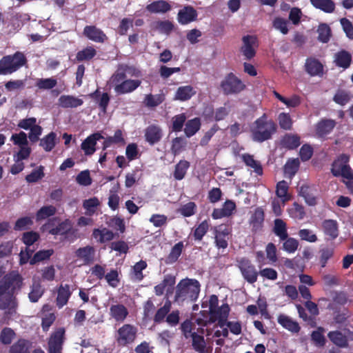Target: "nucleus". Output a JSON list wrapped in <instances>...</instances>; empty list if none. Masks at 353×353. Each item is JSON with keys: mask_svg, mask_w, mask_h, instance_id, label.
<instances>
[{"mask_svg": "<svg viewBox=\"0 0 353 353\" xmlns=\"http://www.w3.org/2000/svg\"><path fill=\"white\" fill-rule=\"evenodd\" d=\"M22 279L17 272H12L6 275L0 281V307L6 312L12 313L17 303L13 294L20 289Z\"/></svg>", "mask_w": 353, "mask_h": 353, "instance_id": "f257e3e1", "label": "nucleus"}, {"mask_svg": "<svg viewBox=\"0 0 353 353\" xmlns=\"http://www.w3.org/2000/svg\"><path fill=\"white\" fill-rule=\"evenodd\" d=\"M200 292V284L196 279H184L176 285L174 301L179 305L196 301Z\"/></svg>", "mask_w": 353, "mask_h": 353, "instance_id": "f03ea898", "label": "nucleus"}, {"mask_svg": "<svg viewBox=\"0 0 353 353\" xmlns=\"http://www.w3.org/2000/svg\"><path fill=\"white\" fill-rule=\"evenodd\" d=\"M218 303V297L216 295H212L208 300L203 302L202 307L208 308L207 311L210 314V322L214 323L217 321L219 325L223 327L225 325L230 312V307L228 304H223L219 307Z\"/></svg>", "mask_w": 353, "mask_h": 353, "instance_id": "7ed1b4c3", "label": "nucleus"}, {"mask_svg": "<svg viewBox=\"0 0 353 353\" xmlns=\"http://www.w3.org/2000/svg\"><path fill=\"white\" fill-rule=\"evenodd\" d=\"M141 83V81L139 79H127L125 74L119 70L116 71L108 81V85L112 87L119 94L133 92Z\"/></svg>", "mask_w": 353, "mask_h": 353, "instance_id": "20e7f679", "label": "nucleus"}, {"mask_svg": "<svg viewBox=\"0 0 353 353\" xmlns=\"http://www.w3.org/2000/svg\"><path fill=\"white\" fill-rule=\"evenodd\" d=\"M275 131V123L268 120L265 114L256 119L251 128L253 140L259 142L269 139Z\"/></svg>", "mask_w": 353, "mask_h": 353, "instance_id": "39448f33", "label": "nucleus"}, {"mask_svg": "<svg viewBox=\"0 0 353 353\" xmlns=\"http://www.w3.org/2000/svg\"><path fill=\"white\" fill-rule=\"evenodd\" d=\"M26 59L22 52L7 55L0 60V75L10 74L25 65Z\"/></svg>", "mask_w": 353, "mask_h": 353, "instance_id": "423d86ee", "label": "nucleus"}, {"mask_svg": "<svg viewBox=\"0 0 353 353\" xmlns=\"http://www.w3.org/2000/svg\"><path fill=\"white\" fill-rule=\"evenodd\" d=\"M350 157L341 154L332 164V173L335 176H341L347 179H353V171L347 164Z\"/></svg>", "mask_w": 353, "mask_h": 353, "instance_id": "0eeeda50", "label": "nucleus"}, {"mask_svg": "<svg viewBox=\"0 0 353 353\" xmlns=\"http://www.w3.org/2000/svg\"><path fill=\"white\" fill-rule=\"evenodd\" d=\"M137 328L130 324H124L117 331L115 339L119 345L125 346L132 343L137 336Z\"/></svg>", "mask_w": 353, "mask_h": 353, "instance_id": "6e6552de", "label": "nucleus"}, {"mask_svg": "<svg viewBox=\"0 0 353 353\" xmlns=\"http://www.w3.org/2000/svg\"><path fill=\"white\" fill-rule=\"evenodd\" d=\"M237 266L242 276L248 283L252 284L256 281L259 273L250 260L246 258H241L237 261Z\"/></svg>", "mask_w": 353, "mask_h": 353, "instance_id": "1a4fd4ad", "label": "nucleus"}, {"mask_svg": "<svg viewBox=\"0 0 353 353\" xmlns=\"http://www.w3.org/2000/svg\"><path fill=\"white\" fill-rule=\"evenodd\" d=\"M10 141L19 148V150L17 153L18 158L28 159L31 153V149L28 147L27 134L24 132L13 134L10 137Z\"/></svg>", "mask_w": 353, "mask_h": 353, "instance_id": "9d476101", "label": "nucleus"}, {"mask_svg": "<svg viewBox=\"0 0 353 353\" xmlns=\"http://www.w3.org/2000/svg\"><path fill=\"white\" fill-rule=\"evenodd\" d=\"M221 87L224 93L236 94L245 88L243 83L233 74H228L222 81Z\"/></svg>", "mask_w": 353, "mask_h": 353, "instance_id": "9b49d317", "label": "nucleus"}, {"mask_svg": "<svg viewBox=\"0 0 353 353\" xmlns=\"http://www.w3.org/2000/svg\"><path fill=\"white\" fill-rule=\"evenodd\" d=\"M65 330L62 327L57 329L50 336L48 341L49 353H61L62 345L64 341Z\"/></svg>", "mask_w": 353, "mask_h": 353, "instance_id": "f8f14e48", "label": "nucleus"}, {"mask_svg": "<svg viewBox=\"0 0 353 353\" xmlns=\"http://www.w3.org/2000/svg\"><path fill=\"white\" fill-rule=\"evenodd\" d=\"M242 41L241 52L247 59H252L254 57L257 48L256 37L252 35H246L242 38Z\"/></svg>", "mask_w": 353, "mask_h": 353, "instance_id": "ddd939ff", "label": "nucleus"}, {"mask_svg": "<svg viewBox=\"0 0 353 353\" xmlns=\"http://www.w3.org/2000/svg\"><path fill=\"white\" fill-rule=\"evenodd\" d=\"M103 137L100 133H94L88 137L81 143V149L86 155L92 154L96 149L95 145L97 141L102 139Z\"/></svg>", "mask_w": 353, "mask_h": 353, "instance_id": "4468645a", "label": "nucleus"}, {"mask_svg": "<svg viewBox=\"0 0 353 353\" xmlns=\"http://www.w3.org/2000/svg\"><path fill=\"white\" fill-rule=\"evenodd\" d=\"M230 232L229 228L225 225H219L216 229L215 242L219 248H227Z\"/></svg>", "mask_w": 353, "mask_h": 353, "instance_id": "2eb2a0df", "label": "nucleus"}, {"mask_svg": "<svg viewBox=\"0 0 353 353\" xmlns=\"http://www.w3.org/2000/svg\"><path fill=\"white\" fill-rule=\"evenodd\" d=\"M305 68L306 72L311 76L321 77L323 73V66L317 59L309 58L306 60Z\"/></svg>", "mask_w": 353, "mask_h": 353, "instance_id": "dca6fc26", "label": "nucleus"}, {"mask_svg": "<svg viewBox=\"0 0 353 353\" xmlns=\"http://www.w3.org/2000/svg\"><path fill=\"white\" fill-rule=\"evenodd\" d=\"M95 250L92 246H85L77 249L75 256L82 261L84 264H89L94 261Z\"/></svg>", "mask_w": 353, "mask_h": 353, "instance_id": "f3484780", "label": "nucleus"}, {"mask_svg": "<svg viewBox=\"0 0 353 353\" xmlns=\"http://www.w3.org/2000/svg\"><path fill=\"white\" fill-rule=\"evenodd\" d=\"M196 11L192 6H185L178 13V21L181 24H188L196 19Z\"/></svg>", "mask_w": 353, "mask_h": 353, "instance_id": "a211bd4d", "label": "nucleus"}, {"mask_svg": "<svg viewBox=\"0 0 353 353\" xmlns=\"http://www.w3.org/2000/svg\"><path fill=\"white\" fill-rule=\"evenodd\" d=\"M235 203L232 201H227L221 208L214 209L212 216L214 219H221L230 216L235 210Z\"/></svg>", "mask_w": 353, "mask_h": 353, "instance_id": "6ab92c4d", "label": "nucleus"}, {"mask_svg": "<svg viewBox=\"0 0 353 353\" xmlns=\"http://www.w3.org/2000/svg\"><path fill=\"white\" fill-rule=\"evenodd\" d=\"M72 228V222L66 219L64 221L59 223V225L54 228L52 227V223L49 222L46 225H45V230L48 231L50 234L57 235V234H64L70 231Z\"/></svg>", "mask_w": 353, "mask_h": 353, "instance_id": "aec40b11", "label": "nucleus"}, {"mask_svg": "<svg viewBox=\"0 0 353 353\" xmlns=\"http://www.w3.org/2000/svg\"><path fill=\"white\" fill-rule=\"evenodd\" d=\"M71 294L72 291L69 285H61L57 289V297L56 299L57 306L61 308L66 305Z\"/></svg>", "mask_w": 353, "mask_h": 353, "instance_id": "412c9836", "label": "nucleus"}, {"mask_svg": "<svg viewBox=\"0 0 353 353\" xmlns=\"http://www.w3.org/2000/svg\"><path fill=\"white\" fill-rule=\"evenodd\" d=\"M195 89L191 85H183L177 88L174 99L181 101H185L190 99L196 94Z\"/></svg>", "mask_w": 353, "mask_h": 353, "instance_id": "4be33fe9", "label": "nucleus"}, {"mask_svg": "<svg viewBox=\"0 0 353 353\" xmlns=\"http://www.w3.org/2000/svg\"><path fill=\"white\" fill-rule=\"evenodd\" d=\"M83 34L89 39L95 42H103L106 39L105 34L95 26H85L83 30Z\"/></svg>", "mask_w": 353, "mask_h": 353, "instance_id": "5701e85b", "label": "nucleus"}, {"mask_svg": "<svg viewBox=\"0 0 353 353\" xmlns=\"http://www.w3.org/2000/svg\"><path fill=\"white\" fill-rule=\"evenodd\" d=\"M128 314V309L122 304L112 305L110 307V315L116 321H124Z\"/></svg>", "mask_w": 353, "mask_h": 353, "instance_id": "b1692460", "label": "nucleus"}, {"mask_svg": "<svg viewBox=\"0 0 353 353\" xmlns=\"http://www.w3.org/2000/svg\"><path fill=\"white\" fill-rule=\"evenodd\" d=\"M145 137L146 141L151 145L159 142L162 137V131L159 126L150 125L145 130Z\"/></svg>", "mask_w": 353, "mask_h": 353, "instance_id": "393cba45", "label": "nucleus"}, {"mask_svg": "<svg viewBox=\"0 0 353 353\" xmlns=\"http://www.w3.org/2000/svg\"><path fill=\"white\" fill-rule=\"evenodd\" d=\"M92 236L100 243L110 241L114 239V233L108 228H98L93 230Z\"/></svg>", "mask_w": 353, "mask_h": 353, "instance_id": "a878e982", "label": "nucleus"}, {"mask_svg": "<svg viewBox=\"0 0 353 353\" xmlns=\"http://www.w3.org/2000/svg\"><path fill=\"white\" fill-rule=\"evenodd\" d=\"M299 193L308 205H314L316 203V191L309 185H302L299 188Z\"/></svg>", "mask_w": 353, "mask_h": 353, "instance_id": "bb28decb", "label": "nucleus"}, {"mask_svg": "<svg viewBox=\"0 0 353 353\" xmlns=\"http://www.w3.org/2000/svg\"><path fill=\"white\" fill-rule=\"evenodd\" d=\"M58 103L62 108H77L83 104V100L71 95H62L59 98Z\"/></svg>", "mask_w": 353, "mask_h": 353, "instance_id": "cd10ccee", "label": "nucleus"}, {"mask_svg": "<svg viewBox=\"0 0 353 353\" xmlns=\"http://www.w3.org/2000/svg\"><path fill=\"white\" fill-rule=\"evenodd\" d=\"M170 9V5L165 1H154L146 6V10L151 13H165Z\"/></svg>", "mask_w": 353, "mask_h": 353, "instance_id": "c85d7f7f", "label": "nucleus"}, {"mask_svg": "<svg viewBox=\"0 0 353 353\" xmlns=\"http://www.w3.org/2000/svg\"><path fill=\"white\" fill-rule=\"evenodd\" d=\"M278 323L290 332H298L299 331V324L285 314H280L278 316Z\"/></svg>", "mask_w": 353, "mask_h": 353, "instance_id": "c756f323", "label": "nucleus"}, {"mask_svg": "<svg viewBox=\"0 0 353 353\" xmlns=\"http://www.w3.org/2000/svg\"><path fill=\"white\" fill-rule=\"evenodd\" d=\"M351 54L345 50H341L334 54V63L339 67L347 68L351 63Z\"/></svg>", "mask_w": 353, "mask_h": 353, "instance_id": "7c9ffc66", "label": "nucleus"}, {"mask_svg": "<svg viewBox=\"0 0 353 353\" xmlns=\"http://www.w3.org/2000/svg\"><path fill=\"white\" fill-rule=\"evenodd\" d=\"M274 96L286 105L288 108H296L301 103L300 97L298 95L293 94L289 98H285L276 91H273Z\"/></svg>", "mask_w": 353, "mask_h": 353, "instance_id": "2f4dec72", "label": "nucleus"}, {"mask_svg": "<svg viewBox=\"0 0 353 353\" xmlns=\"http://www.w3.org/2000/svg\"><path fill=\"white\" fill-rule=\"evenodd\" d=\"M323 229L324 233L329 236L331 239H334L338 236V225L336 221L325 220L323 223Z\"/></svg>", "mask_w": 353, "mask_h": 353, "instance_id": "473e14b6", "label": "nucleus"}, {"mask_svg": "<svg viewBox=\"0 0 353 353\" xmlns=\"http://www.w3.org/2000/svg\"><path fill=\"white\" fill-rule=\"evenodd\" d=\"M288 183L285 181H279L276 185V194L282 201L283 205H285L291 199L288 193Z\"/></svg>", "mask_w": 353, "mask_h": 353, "instance_id": "72a5a7b5", "label": "nucleus"}, {"mask_svg": "<svg viewBox=\"0 0 353 353\" xmlns=\"http://www.w3.org/2000/svg\"><path fill=\"white\" fill-rule=\"evenodd\" d=\"M192 346L199 353H210V350L206 347L205 341L203 336L194 334L192 335Z\"/></svg>", "mask_w": 353, "mask_h": 353, "instance_id": "f704fd0d", "label": "nucleus"}, {"mask_svg": "<svg viewBox=\"0 0 353 353\" xmlns=\"http://www.w3.org/2000/svg\"><path fill=\"white\" fill-rule=\"evenodd\" d=\"M334 126V120H323L316 125V131L318 135L324 136L330 133Z\"/></svg>", "mask_w": 353, "mask_h": 353, "instance_id": "c9c22d12", "label": "nucleus"}, {"mask_svg": "<svg viewBox=\"0 0 353 353\" xmlns=\"http://www.w3.org/2000/svg\"><path fill=\"white\" fill-rule=\"evenodd\" d=\"M311 3L316 8L322 11L331 13L334 10L335 4L332 0H310Z\"/></svg>", "mask_w": 353, "mask_h": 353, "instance_id": "e433bc0d", "label": "nucleus"}, {"mask_svg": "<svg viewBox=\"0 0 353 353\" xmlns=\"http://www.w3.org/2000/svg\"><path fill=\"white\" fill-rule=\"evenodd\" d=\"M100 205V201L97 197H92L85 199L83 203V207L85 209V214L88 216L93 215Z\"/></svg>", "mask_w": 353, "mask_h": 353, "instance_id": "4c0bfd02", "label": "nucleus"}, {"mask_svg": "<svg viewBox=\"0 0 353 353\" xmlns=\"http://www.w3.org/2000/svg\"><path fill=\"white\" fill-rule=\"evenodd\" d=\"M30 343L25 339H19L10 349V353H28Z\"/></svg>", "mask_w": 353, "mask_h": 353, "instance_id": "58836bf2", "label": "nucleus"}, {"mask_svg": "<svg viewBox=\"0 0 353 353\" xmlns=\"http://www.w3.org/2000/svg\"><path fill=\"white\" fill-rule=\"evenodd\" d=\"M201 127V121L199 118H194L191 120H189L186 124L184 129V132L185 135L188 137H190L193 136L196 132L199 131Z\"/></svg>", "mask_w": 353, "mask_h": 353, "instance_id": "ea45409f", "label": "nucleus"}, {"mask_svg": "<svg viewBox=\"0 0 353 353\" xmlns=\"http://www.w3.org/2000/svg\"><path fill=\"white\" fill-rule=\"evenodd\" d=\"M190 167L188 161L185 160L180 161L175 166L174 176L176 180H181L184 178L188 169Z\"/></svg>", "mask_w": 353, "mask_h": 353, "instance_id": "a19ab883", "label": "nucleus"}, {"mask_svg": "<svg viewBox=\"0 0 353 353\" xmlns=\"http://www.w3.org/2000/svg\"><path fill=\"white\" fill-rule=\"evenodd\" d=\"M274 232L281 240L288 237L287 228L285 223L279 219L274 221Z\"/></svg>", "mask_w": 353, "mask_h": 353, "instance_id": "79ce46f5", "label": "nucleus"}, {"mask_svg": "<svg viewBox=\"0 0 353 353\" xmlns=\"http://www.w3.org/2000/svg\"><path fill=\"white\" fill-rule=\"evenodd\" d=\"M283 145L289 149H294L300 145V137L296 134H286L283 140Z\"/></svg>", "mask_w": 353, "mask_h": 353, "instance_id": "37998d69", "label": "nucleus"}, {"mask_svg": "<svg viewBox=\"0 0 353 353\" xmlns=\"http://www.w3.org/2000/svg\"><path fill=\"white\" fill-rule=\"evenodd\" d=\"M328 337L334 344L338 346L345 347L347 345V336L340 332H330L328 334Z\"/></svg>", "mask_w": 353, "mask_h": 353, "instance_id": "c03bdc74", "label": "nucleus"}, {"mask_svg": "<svg viewBox=\"0 0 353 353\" xmlns=\"http://www.w3.org/2000/svg\"><path fill=\"white\" fill-rule=\"evenodd\" d=\"M273 27L283 34H287L289 32V22L287 19L280 17H276L272 21Z\"/></svg>", "mask_w": 353, "mask_h": 353, "instance_id": "a18cd8bd", "label": "nucleus"}, {"mask_svg": "<svg viewBox=\"0 0 353 353\" xmlns=\"http://www.w3.org/2000/svg\"><path fill=\"white\" fill-rule=\"evenodd\" d=\"M56 144V134L54 132H50L46 137H44L41 140L40 145L43 147V148L47 151H51Z\"/></svg>", "mask_w": 353, "mask_h": 353, "instance_id": "49530a36", "label": "nucleus"}, {"mask_svg": "<svg viewBox=\"0 0 353 353\" xmlns=\"http://www.w3.org/2000/svg\"><path fill=\"white\" fill-rule=\"evenodd\" d=\"M173 24L169 21H157L153 23V28L160 33L168 34L173 30Z\"/></svg>", "mask_w": 353, "mask_h": 353, "instance_id": "de8ad7c7", "label": "nucleus"}, {"mask_svg": "<svg viewBox=\"0 0 353 353\" xmlns=\"http://www.w3.org/2000/svg\"><path fill=\"white\" fill-rule=\"evenodd\" d=\"M279 126L285 130H290L292 127V119L288 113L281 112L278 116Z\"/></svg>", "mask_w": 353, "mask_h": 353, "instance_id": "09e8293b", "label": "nucleus"}, {"mask_svg": "<svg viewBox=\"0 0 353 353\" xmlns=\"http://www.w3.org/2000/svg\"><path fill=\"white\" fill-rule=\"evenodd\" d=\"M43 293V290L41 285L39 283L34 281L31 287V291L28 295L30 301L37 302L41 297Z\"/></svg>", "mask_w": 353, "mask_h": 353, "instance_id": "8fccbe9b", "label": "nucleus"}, {"mask_svg": "<svg viewBox=\"0 0 353 353\" xmlns=\"http://www.w3.org/2000/svg\"><path fill=\"white\" fill-rule=\"evenodd\" d=\"M56 208L53 205L42 207L37 213V220H43L54 214Z\"/></svg>", "mask_w": 353, "mask_h": 353, "instance_id": "3c124183", "label": "nucleus"}, {"mask_svg": "<svg viewBox=\"0 0 353 353\" xmlns=\"http://www.w3.org/2000/svg\"><path fill=\"white\" fill-rule=\"evenodd\" d=\"M187 141L182 137H176L172 141L171 150L174 155L179 154L186 146Z\"/></svg>", "mask_w": 353, "mask_h": 353, "instance_id": "603ef678", "label": "nucleus"}, {"mask_svg": "<svg viewBox=\"0 0 353 353\" xmlns=\"http://www.w3.org/2000/svg\"><path fill=\"white\" fill-rule=\"evenodd\" d=\"M53 252L54 251L52 249L43 250L37 252L30 259V264L33 265L36 263L49 259L52 255Z\"/></svg>", "mask_w": 353, "mask_h": 353, "instance_id": "864d4df0", "label": "nucleus"}, {"mask_svg": "<svg viewBox=\"0 0 353 353\" xmlns=\"http://www.w3.org/2000/svg\"><path fill=\"white\" fill-rule=\"evenodd\" d=\"M350 99V93L345 90H338L333 98L334 101L341 106L346 105Z\"/></svg>", "mask_w": 353, "mask_h": 353, "instance_id": "5fc2aeb1", "label": "nucleus"}, {"mask_svg": "<svg viewBox=\"0 0 353 353\" xmlns=\"http://www.w3.org/2000/svg\"><path fill=\"white\" fill-rule=\"evenodd\" d=\"M288 214L292 219L301 220L303 218L305 212L301 205L297 203H294L292 207L288 209Z\"/></svg>", "mask_w": 353, "mask_h": 353, "instance_id": "6e6d98bb", "label": "nucleus"}, {"mask_svg": "<svg viewBox=\"0 0 353 353\" xmlns=\"http://www.w3.org/2000/svg\"><path fill=\"white\" fill-rule=\"evenodd\" d=\"M164 101L163 94H147L145 97L144 103L148 107H155Z\"/></svg>", "mask_w": 353, "mask_h": 353, "instance_id": "4d7b16f0", "label": "nucleus"}, {"mask_svg": "<svg viewBox=\"0 0 353 353\" xmlns=\"http://www.w3.org/2000/svg\"><path fill=\"white\" fill-rule=\"evenodd\" d=\"M264 220V212L262 208H258L251 216L250 222L254 228H258Z\"/></svg>", "mask_w": 353, "mask_h": 353, "instance_id": "13d9d810", "label": "nucleus"}, {"mask_svg": "<svg viewBox=\"0 0 353 353\" xmlns=\"http://www.w3.org/2000/svg\"><path fill=\"white\" fill-rule=\"evenodd\" d=\"M15 336L14 332L9 327H5L0 333V341L5 345L10 344Z\"/></svg>", "mask_w": 353, "mask_h": 353, "instance_id": "bf43d9fd", "label": "nucleus"}, {"mask_svg": "<svg viewBox=\"0 0 353 353\" xmlns=\"http://www.w3.org/2000/svg\"><path fill=\"white\" fill-rule=\"evenodd\" d=\"M146 267V262L142 260L135 263V265L132 267L133 276L136 280H142L143 278L142 270H145Z\"/></svg>", "mask_w": 353, "mask_h": 353, "instance_id": "052dcab7", "label": "nucleus"}, {"mask_svg": "<svg viewBox=\"0 0 353 353\" xmlns=\"http://www.w3.org/2000/svg\"><path fill=\"white\" fill-rule=\"evenodd\" d=\"M243 159L248 166L254 169L256 173L258 174H262V168L259 162L255 161L252 156L245 154L243 156Z\"/></svg>", "mask_w": 353, "mask_h": 353, "instance_id": "680f3d73", "label": "nucleus"}, {"mask_svg": "<svg viewBox=\"0 0 353 353\" xmlns=\"http://www.w3.org/2000/svg\"><path fill=\"white\" fill-rule=\"evenodd\" d=\"M170 308L171 303L170 301H167L164 305L158 310L154 316V321L158 323L161 322L170 310Z\"/></svg>", "mask_w": 353, "mask_h": 353, "instance_id": "e2e57ef3", "label": "nucleus"}, {"mask_svg": "<svg viewBox=\"0 0 353 353\" xmlns=\"http://www.w3.org/2000/svg\"><path fill=\"white\" fill-rule=\"evenodd\" d=\"M33 223L31 217L25 216L19 219L14 225V229L17 230H23L31 226Z\"/></svg>", "mask_w": 353, "mask_h": 353, "instance_id": "0e129e2a", "label": "nucleus"}, {"mask_svg": "<svg viewBox=\"0 0 353 353\" xmlns=\"http://www.w3.org/2000/svg\"><path fill=\"white\" fill-rule=\"evenodd\" d=\"M43 176V168L40 166L33 170L30 174L27 175L26 179L29 183H34L42 179Z\"/></svg>", "mask_w": 353, "mask_h": 353, "instance_id": "69168bd1", "label": "nucleus"}, {"mask_svg": "<svg viewBox=\"0 0 353 353\" xmlns=\"http://www.w3.org/2000/svg\"><path fill=\"white\" fill-rule=\"evenodd\" d=\"M319 39L323 42L327 43L330 37V29L326 24H321L318 28Z\"/></svg>", "mask_w": 353, "mask_h": 353, "instance_id": "338daca9", "label": "nucleus"}, {"mask_svg": "<svg viewBox=\"0 0 353 353\" xmlns=\"http://www.w3.org/2000/svg\"><path fill=\"white\" fill-rule=\"evenodd\" d=\"M105 279L108 283L113 288L118 286L119 283V273L116 270H111L105 276Z\"/></svg>", "mask_w": 353, "mask_h": 353, "instance_id": "774afa93", "label": "nucleus"}]
</instances>
